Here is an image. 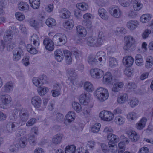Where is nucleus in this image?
I'll use <instances>...</instances> for the list:
<instances>
[{"label":"nucleus","instance_id":"nucleus-19","mask_svg":"<svg viewBox=\"0 0 153 153\" xmlns=\"http://www.w3.org/2000/svg\"><path fill=\"white\" fill-rule=\"evenodd\" d=\"M38 131V128L37 127H33L31 129V133L34 134L33 136L30 137L28 140L30 144L32 145H34L36 144V142L35 139V137L37 135Z\"/></svg>","mask_w":153,"mask_h":153},{"label":"nucleus","instance_id":"nucleus-38","mask_svg":"<svg viewBox=\"0 0 153 153\" xmlns=\"http://www.w3.org/2000/svg\"><path fill=\"white\" fill-rule=\"evenodd\" d=\"M46 25L50 27H52L56 24V20L53 18L50 17L47 19L45 22Z\"/></svg>","mask_w":153,"mask_h":153},{"label":"nucleus","instance_id":"nucleus-58","mask_svg":"<svg viewBox=\"0 0 153 153\" xmlns=\"http://www.w3.org/2000/svg\"><path fill=\"white\" fill-rule=\"evenodd\" d=\"M82 113L86 117H90L91 116V110L88 108L85 107L83 110Z\"/></svg>","mask_w":153,"mask_h":153},{"label":"nucleus","instance_id":"nucleus-52","mask_svg":"<svg viewBox=\"0 0 153 153\" xmlns=\"http://www.w3.org/2000/svg\"><path fill=\"white\" fill-rule=\"evenodd\" d=\"M109 146V150L112 153H115L117 152L118 148L116 144L113 143L108 144Z\"/></svg>","mask_w":153,"mask_h":153},{"label":"nucleus","instance_id":"nucleus-49","mask_svg":"<svg viewBox=\"0 0 153 153\" xmlns=\"http://www.w3.org/2000/svg\"><path fill=\"white\" fill-rule=\"evenodd\" d=\"M27 49L29 53L33 55L36 54L38 52L37 50L35 48L33 47L32 45L30 44L27 45Z\"/></svg>","mask_w":153,"mask_h":153},{"label":"nucleus","instance_id":"nucleus-51","mask_svg":"<svg viewBox=\"0 0 153 153\" xmlns=\"http://www.w3.org/2000/svg\"><path fill=\"white\" fill-rule=\"evenodd\" d=\"M76 147L75 146H67L65 149V153H74Z\"/></svg>","mask_w":153,"mask_h":153},{"label":"nucleus","instance_id":"nucleus-23","mask_svg":"<svg viewBox=\"0 0 153 153\" xmlns=\"http://www.w3.org/2000/svg\"><path fill=\"white\" fill-rule=\"evenodd\" d=\"M107 138L109 140L108 144L116 143L120 140L118 136L112 133H110L108 134Z\"/></svg>","mask_w":153,"mask_h":153},{"label":"nucleus","instance_id":"nucleus-32","mask_svg":"<svg viewBox=\"0 0 153 153\" xmlns=\"http://www.w3.org/2000/svg\"><path fill=\"white\" fill-rule=\"evenodd\" d=\"M125 118L122 115H118L116 116L114 118V122L118 125H123L125 122Z\"/></svg>","mask_w":153,"mask_h":153},{"label":"nucleus","instance_id":"nucleus-8","mask_svg":"<svg viewBox=\"0 0 153 153\" xmlns=\"http://www.w3.org/2000/svg\"><path fill=\"white\" fill-rule=\"evenodd\" d=\"M90 75L94 79H100L104 75V71L102 70L94 68L91 69L90 71Z\"/></svg>","mask_w":153,"mask_h":153},{"label":"nucleus","instance_id":"nucleus-59","mask_svg":"<svg viewBox=\"0 0 153 153\" xmlns=\"http://www.w3.org/2000/svg\"><path fill=\"white\" fill-rule=\"evenodd\" d=\"M6 5L5 1L4 0L0 1V15H3L4 14V9L5 8Z\"/></svg>","mask_w":153,"mask_h":153},{"label":"nucleus","instance_id":"nucleus-14","mask_svg":"<svg viewBox=\"0 0 153 153\" xmlns=\"http://www.w3.org/2000/svg\"><path fill=\"white\" fill-rule=\"evenodd\" d=\"M134 61V59L129 56L124 57L123 59V65L128 68L130 67L132 65Z\"/></svg>","mask_w":153,"mask_h":153},{"label":"nucleus","instance_id":"nucleus-34","mask_svg":"<svg viewBox=\"0 0 153 153\" xmlns=\"http://www.w3.org/2000/svg\"><path fill=\"white\" fill-rule=\"evenodd\" d=\"M128 98L127 94L125 93L120 95L117 98V101L120 104H123L126 102Z\"/></svg>","mask_w":153,"mask_h":153},{"label":"nucleus","instance_id":"nucleus-27","mask_svg":"<svg viewBox=\"0 0 153 153\" xmlns=\"http://www.w3.org/2000/svg\"><path fill=\"white\" fill-rule=\"evenodd\" d=\"M107 37L105 34L102 32H100L97 39L100 46L103 44L104 42L107 40Z\"/></svg>","mask_w":153,"mask_h":153},{"label":"nucleus","instance_id":"nucleus-28","mask_svg":"<svg viewBox=\"0 0 153 153\" xmlns=\"http://www.w3.org/2000/svg\"><path fill=\"white\" fill-rule=\"evenodd\" d=\"M55 58L59 62H61L64 58L62 52L60 49H57L54 51Z\"/></svg>","mask_w":153,"mask_h":153},{"label":"nucleus","instance_id":"nucleus-16","mask_svg":"<svg viewBox=\"0 0 153 153\" xmlns=\"http://www.w3.org/2000/svg\"><path fill=\"white\" fill-rule=\"evenodd\" d=\"M87 43L88 45L94 47H100L97 39L95 37H89L87 40Z\"/></svg>","mask_w":153,"mask_h":153},{"label":"nucleus","instance_id":"nucleus-13","mask_svg":"<svg viewBox=\"0 0 153 153\" xmlns=\"http://www.w3.org/2000/svg\"><path fill=\"white\" fill-rule=\"evenodd\" d=\"M43 43L46 49L49 51H53L54 48L53 41L49 38H46L43 41Z\"/></svg>","mask_w":153,"mask_h":153},{"label":"nucleus","instance_id":"nucleus-5","mask_svg":"<svg viewBox=\"0 0 153 153\" xmlns=\"http://www.w3.org/2000/svg\"><path fill=\"white\" fill-rule=\"evenodd\" d=\"M99 116L102 120L110 122L113 120L114 116L112 112L107 110H103L101 111Z\"/></svg>","mask_w":153,"mask_h":153},{"label":"nucleus","instance_id":"nucleus-39","mask_svg":"<svg viewBox=\"0 0 153 153\" xmlns=\"http://www.w3.org/2000/svg\"><path fill=\"white\" fill-rule=\"evenodd\" d=\"M76 6L78 8L82 11H85L88 9V4L86 3L82 2L77 4Z\"/></svg>","mask_w":153,"mask_h":153},{"label":"nucleus","instance_id":"nucleus-42","mask_svg":"<svg viewBox=\"0 0 153 153\" xmlns=\"http://www.w3.org/2000/svg\"><path fill=\"white\" fill-rule=\"evenodd\" d=\"M153 65V58L151 56H148L146 59V62L145 64L146 68H150Z\"/></svg>","mask_w":153,"mask_h":153},{"label":"nucleus","instance_id":"nucleus-47","mask_svg":"<svg viewBox=\"0 0 153 153\" xmlns=\"http://www.w3.org/2000/svg\"><path fill=\"white\" fill-rule=\"evenodd\" d=\"M151 18L150 15L146 14L143 15L140 17V21L143 23H145L149 20Z\"/></svg>","mask_w":153,"mask_h":153},{"label":"nucleus","instance_id":"nucleus-53","mask_svg":"<svg viewBox=\"0 0 153 153\" xmlns=\"http://www.w3.org/2000/svg\"><path fill=\"white\" fill-rule=\"evenodd\" d=\"M101 126L100 123H96L91 128V131L94 133H97L99 131Z\"/></svg>","mask_w":153,"mask_h":153},{"label":"nucleus","instance_id":"nucleus-25","mask_svg":"<svg viewBox=\"0 0 153 153\" xmlns=\"http://www.w3.org/2000/svg\"><path fill=\"white\" fill-rule=\"evenodd\" d=\"M138 25V22L135 20H130L127 24V27L130 30H134L135 29Z\"/></svg>","mask_w":153,"mask_h":153},{"label":"nucleus","instance_id":"nucleus-44","mask_svg":"<svg viewBox=\"0 0 153 153\" xmlns=\"http://www.w3.org/2000/svg\"><path fill=\"white\" fill-rule=\"evenodd\" d=\"M109 66L111 68H114L118 65V62L116 58L114 57H110L109 59L108 63Z\"/></svg>","mask_w":153,"mask_h":153},{"label":"nucleus","instance_id":"nucleus-60","mask_svg":"<svg viewBox=\"0 0 153 153\" xmlns=\"http://www.w3.org/2000/svg\"><path fill=\"white\" fill-rule=\"evenodd\" d=\"M30 24L31 27H33L35 29L37 28L38 25V19H33L30 20Z\"/></svg>","mask_w":153,"mask_h":153},{"label":"nucleus","instance_id":"nucleus-24","mask_svg":"<svg viewBox=\"0 0 153 153\" xmlns=\"http://www.w3.org/2000/svg\"><path fill=\"white\" fill-rule=\"evenodd\" d=\"M98 13L99 16L102 19L107 20L108 19V13L105 9L102 8L99 9Z\"/></svg>","mask_w":153,"mask_h":153},{"label":"nucleus","instance_id":"nucleus-6","mask_svg":"<svg viewBox=\"0 0 153 153\" xmlns=\"http://www.w3.org/2000/svg\"><path fill=\"white\" fill-rule=\"evenodd\" d=\"M83 17L84 20L82 22V24L88 28H91L92 27L91 20L94 18L93 16L89 13H87L83 15Z\"/></svg>","mask_w":153,"mask_h":153},{"label":"nucleus","instance_id":"nucleus-12","mask_svg":"<svg viewBox=\"0 0 153 153\" xmlns=\"http://www.w3.org/2000/svg\"><path fill=\"white\" fill-rule=\"evenodd\" d=\"M147 121L146 118L143 117L135 125V128L138 130H142L145 128Z\"/></svg>","mask_w":153,"mask_h":153},{"label":"nucleus","instance_id":"nucleus-26","mask_svg":"<svg viewBox=\"0 0 153 153\" xmlns=\"http://www.w3.org/2000/svg\"><path fill=\"white\" fill-rule=\"evenodd\" d=\"M60 17L63 19L68 18L71 16V12L65 8L62 9L59 12Z\"/></svg>","mask_w":153,"mask_h":153},{"label":"nucleus","instance_id":"nucleus-55","mask_svg":"<svg viewBox=\"0 0 153 153\" xmlns=\"http://www.w3.org/2000/svg\"><path fill=\"white\" fill-rule=\"evenodd\" d=\"M26 141L27 139L25 137L21 138L18 144L19 147L22 148H25L26 145Z\"/></svg>","mask_w":153,"mask_h":153},{"label":"nucleus","instance_id":"nucleus-50","mask_svg":"<svg viewBox=\"0 0 153 153\" xmlns=\"http://www.w3.org/2000/svg\"><path fill=\"white\" fill-rule=\"evenodd\" d=\"M143 6V4L140 1L135 0L133 4L134 9L135 10L138 11L141 9Z\"/></svg>","mask_w":153,"mask_h":153},{"label":"nucleus","instance_id":"nucleus-3","mask_svg":"<svg viewBox=\"0 0 153 153\" xmlns=\"http://www.w3.org/2000/svg\"><path fill=\"white\" fill-rule=\"evenodd\" d=\"M53 41L55 45H60L65 44L67 42V38L66 36L61 33H57L55 34L53 38Z\"/></svg>","mask_w":153,"mask_h":153},{"label":"nucleus","instance_id":"nucleus-15","mask_svg":"<svg viewBox=\"0 0 153 153\" xmlns=\"http://www.w3.org/2000/svg\"><path fill=\"white\" fill-rule=\"evenodd\" d=\"M13 60L15 61H17L21 59V56L23 54V51L21 49L18 48L14 50L13 51Z\"/></svg>","mask_w":153,"mask_h":153},{"label":"nucleus","instance_id":"nucleus-64","mask_svg":"<svg viewBox=\"0 0 153 153\" xmlns=\"http://www.w3.org/2000/svg\"><path fill=\"white\" fill-rule=\"evenodd\" d=\"M21 111L20 109L18 110L17 109L14 110L13 113L10 115V118L11 119H16L18 115L19 111Z\"/></svg>","mask_w":153,"mask_h":153},{"label":"nucleus","instance_id":"nucleus-48","mask_svg":"<svg viewBox=\"0 0 153 153\" xmlns=\"http://www.w3.org/2000/svg\"><path fill=\"white\" fill-rule=\"evenodd\" d=\"M97 59L100 62H101L102 60V58L103 59H105L106 55L105 53L103 51H100L98 52L96 55Z\"/></svg>","mask_w":153,"mask_h":153},{"label":"nucleus","instance_id":"nucleus-18","mask_svg":"<svg viewBox=\"0 0 153 153\" xmlns=\"http://www.w3.org/2000/svg\"><path fill=\"white\" fill-rule=\"evenodd\" d=\"M76 31L77 34L81 37H85L87 34V32L85 29L81 25H78L76 27Z\"/></svg>","mask_w":153,"mask_h":153},{"label":"nucleus","instance_id":"nucleus-30","mask_svg":"<svg viewBox=\"0 0 153 153\" xmlns=\"http://www.w3.org/2000/svg\"><path fill=\"white\" fill-rule=\"evenodd\" d=\"M64 27L67 29H72L74 26V22L72 19H69L65 22L63 24Z\"/></svg>","mask_w":153,"mask_h":153},{"label":"nucleus","instance_id":"nucleus-20","mask_svg":"<svg viewBox=\"0 0 153 153\" xmlns=\"http://www.w3.org/2000/svg\"><path fill=\"white\" fill-rule=\"evenodd\" d=\"M66 63L68 64H71L72 61V55L69 51L65 50L63 51Z\"/></svg>","mask_w":153,"mask_h":153},{"label":"nucleus","instance_id":"nucleus-41","mask_svg":"<svg viewBox=\"0 0 153 153\" xmlns=\"http://www.w3.org/2000/svg\"><path fill=\"white\" fill-rule=\"evenodd\" d=\"M135 62L139 66H141L143 65V60L142 56L140 54L136 55L135 58Z\"/></svg>","mask_w":153,"mask_h":153},{"label":"nucleus","instance_id":"nucleus-1","mask_svg":"<svg viewBox=\"0 0 153 153\" xmlns=\"http://www.w3.org/2000/svg\"><path fill=\"white\" fill-rule=\"evenodd\" d=\"M94 95L99 101L103 102L108 98L109 93L105 88L100 87L98 88L94 92Z\"/></svg>","mask_w":153,"mask_h":153},{"label":"nucleus","instance_id":"nucleus-57","mask_svg":"<svg viewBox=\"0 0 153 153\" xmlns=\"http://www.w3.org/2000/svg\"><path fill=\"white\" fill-rule=\"evenodd\" d=\"M126 30L123 27H119L116 28L114 33L117 35H120L121 34L125 33H126Z\"/></svg>","mask_w":153,"mask_h":153},{"label":"nucleus","instance_id":"nucleus-11","mask_svg":"<svg viewBox=\"0 0 153 153\" xmlns=\"http://www.w3.org/2000/svg\"><path fill=\"white\" fill-rule=\"evenodd\" d=\"M75 113L73 111L69 112L65 116L64 119V123L68 125L74 121L75 117Z\"/></svg>","mask_w":153,"mask_h":153},{"label":"nucleus","instance_id":"nucleus-35","mask_svg":"<svg viewBox=\"0 0 153 153\" xmlns=\"http://www.w3.org/2000/svg\"><path fill=\"white\" fill-rule=\"evenodd\" d=\"M15 123H9L6 125L5 131L7 133H12L14 130L15 127Z\"/></svg>","mask_w":153,"mask_h":153},{"label":"nucleus","instance_id":"nucleus-7","mask_svg":"<svg viewBox=\"0 0 153 153\" xmlns=\"http://www.w3.org/2000/svg\"><path fill=\"white\" fill-rule=\"evenodd\" d=\"M22 108L20 107L21 111L19 113V120L16 122L17 124L21 126L24 125L25 122L28 119L29 116L27 113L23 111H22Z\"/></svg>","mask_w":153,"mask_h":153},{"label":"nucleus","instance_id":"nucleus-43","mask_svg":"<svg viewBox=\"0 0 153 153\" xmlns=\"http://www.w3.org/2000/svg\"><path fill=\"white\" fill-rule=\"evenodd\" d=\"M126 117L128 121H131L136 119L138 117V115L135 112H130L128 114Z\"/></svg>","mask_w":153,"mask_h":153},{"label":"nucleus","instance_id":"nucleus-2","mask_svg":"<svg viewBox=\"0 0 153 153\" xmlns=\"http://www.w3.org/2000/svg\"><path fill=\"white\" fill-rule=\"evenodd\" d=\"M124 41L125 44L123 48L126 50H130L133 45L135 44L136 42L135 39L130 35L125 37Z\"/></svg>","mask_w":153,"mask_h":153},{"label":"nucleus","instance_id":"nucleus-61","mask_svg":"<svg viewBox=\"0 0 153 153\" xmlns=\"http://www.w3.org/2000/svg\"><path fill=\"white\" fill-rule=\"evenodd\" d=\"M88 62L90 64H92L94 63H96L97 62V59L96 57L94 56L91 55L90 56L88 59Z\"/></svg>","mask_w":153,"mask_h":153},{"label":"nucleus","instance_id":"nucleus-46","mask_svg":"<svg viewBox=\"0 0 153 153\" xmlns=\"http://www.w3.org/2000/svg\"><path fill=\"white\" fill-rule=\"evenodd\" d=\"M139 101L136 98L132 97L129 100L128 104L132 108L134 107L137 106L138 104Z\"/></svg>","mask_w":153,"mask_h":153},{"label":"nucleus","instance_id":"nucleus-4","mask_svg":"<svg viewBox=\"0 0 153 153\" xmlns=\"http://www.w3.org/2000/svg\"><path fill=\"white\" fill-rule=\"evenodd\" d=\"M12 99L9 95H2L0 97V107L2 108H5L11 102Z\"/></svg>","mask_w":153,"mask_h":153},{"label":"nucleus","instance_id":"nucleus-40","mask_svg":"<svg viewBox=\"0 0 153 153\" xmlns=\"http://www.w3.org/2000/svg\"><path fill=\"white\" fill-rule=\"evenodd\" d=\"M84 88L85 90L88 92H92L94 90L93 85L88 82H87L85 83Z\"/></svg>","mask_w":153,"mask_h":153},{"label":"nucleus","instance_id":"nucleus-22","mask_svg":"<svg viewBox=\"0 0 153 153\" xmlns=\"http://www.w3.org/2000/svg\"><path fill=\"white\" fill-rule=\"evenodd\" d=\"M79 100L80 103L84 105L88 104L89 102V97L85 93H83L79 97Z\"/></svg>","mask_w":153,"mask_h":153},{"label":"nucleus","instance_id":"nucleus-45","mask_svg":"<svg viewBox=\"0 0 153 153\" xmlns=\"http://www.w3.org/2000/svg\"><path fill=\"white\" fill-rule=\"evenodd\" d=\"M72 106L74 109L77 112L79 113L81 111V106L79 103L74 101L72 103Z\"/></svg>","mask_w":153,"mask_h":153},{"label":"nucleus","instance_id":"nucleus-56","mask_svg":"<svg viewBox=\"0 0 153 153\" xmlns=\"http://www.w3.org/2000/svg\"><path fill=\"white\" fill-rule=\"evenodd\" d=\"M151 33V30L148 27L142 33V38L145 39L149 36V35Z\"/></svg>","mask_w":153,"mask_h":153},{"label":"nucleus","instance_id":"nucleus-29","mask_svg":"<svg viewBox=\"0 0 153 153\" xmlns=\"http://www.w3.org/2000/svg\"><path fill=\"white\" fill-rule=\"evenodd\" d=\"M124 85V83L122 82H118L115 83L113 85L112 90L115 92H118L122 88Z\"/></svg>","mask_w":153,"mask_h":153},{"label":"nucleus","instance_id":"nucleus-62","mask_svg":"<svg viewBox=\"0 0 153 153\" xmlns=\"http://www.w3.org/2000/svg\"><path fill=\"white\" fill-rule=\"evenodd\" d=\"M31 103L36 108H37L38 105V96H35L32 98L31 100Z\"/></svg>","mask_w":153,"mask_h":153},{"label":"nucleus","instance_id":"nucleus-9","mask_svg":"<svg viewBox=\"0 0 153 153\" xmlns=\"http://www.w3.org/2000/svg\"><path fill=\"white\" fill-rule=\"evenodd\" d=\"M109 12L113 17L116 18H120L122 14L121 9L117 6H113L109 9Z\"/></svg>","mask_w":153,"mask_h":153},{"label":"nucleus","instance_id":"nucleus-36","mask_svg":"<svg viewBox=\"0 0 153 153\" xmlns=\"http://www.w3.org/2000/svg\"><path fill=\"white\" fill-rule=\"evenodd\" d=\"M67 73L69 75L68 80L72 84H74L76 79L74 74V70L73 69H68L67 71Z\"/></svg>","mask_w":153,"mask_h":153},{"label":"nucleus","instance_id":"nucleus-63","mask_svg":"<svg viewBox=\"0 0 153 153\" xmlns=\"http://www.w3.org/2000/svg\"><path fill=\"white\" fill-rule=\"evenodd\" d=\"M39 90H40L39 94L41 96H43L48 91V88L46 87H42L39 88Z\"/></svg>","mask_w":153,"mask_h":153},{"label":"nucleus","instance_id":"nucleus-10","mask_svg":"<svg viewBox=\"0 0 153 153\" xmlns=\"http://www.w3.org/2000/svg\"><path fill=\"white\" fill-rule=\"evenodd\" d=\"M13 35H12L9 30H7L5 33L3 40L1 41V46L0 49L2 50L4 48L5 45V42H7L10 41L13 39Z\"/></svg>","mask_w":153,"mask_h":153},{"label":"nucleus","instance_id":"nucleus-37","mask_svg":"<svg viewBox=\"0 0 153 153\" xmlns=\"http://www.w3.org/2000/svg\"><path fill=\"white\" fill-rule=\"evenodd\" d=\"M18 8L20 11H27L29 9V6L27 3L21 2L18 4Z\"/></svg>","mask_w":153,"mask_h":153},{"label":"nucleus","instance_id":"nucleus-54","mask_svg":"<svg viewBox=\"0 0 153 153\" xmlns=\"http://www.w3.org/2000/svg\"><path fill=\"white\" fill-rule=\"evenodd\" d=\"M16 19L19 21H22L25 18L24 15L20 12H17L15 14Z\"/></svg>","mask_w":153,"mask_h":153},{"label":"nucleus","instance_id":"nucleus-33","mask_svg":"<svg viewBox=\"0 0 153 153\" xmlns=\"http://www.w3.org/2000/svg\"><path fill=\"white\" fill-rule=\"evenodd\" d=\"M112 79V75L111 73L107 72L103 76V82L105 84H109L111 82Z\"/></svg>","mask_w":153,"mask_h":153},{"label":"nucleus","instance_id":"nucleus-31","mask_svg":"<svg viewBox=\"0 0 153 153\" xmlns=\"http://www.w3.org/2000/svg\"><path fill=\"white\" fill-rule=\"evenodd\" d=\"M63 137V135L62 134L59 133L53 136L52 139V143L56 144H59Z\"/></svg>","mask_w":153,"mask_h":153},{"label":"nucleus","instance_id":"nucleus-17","mask_svg":"<svg viewBox=\"0 0 153 153\" xmlns=\"http://www.w3.org/2000/svg\"><path fill=\"white\" fill-rule=\"evenodd\" d=\"M14 86V84L12 82L8 81L4 84L2 89L5 92L9 93L13 91Z\"/></svg>","mask_w":153,"mask_h":153},{"label":"nucleus","instance_id":"nucleus-21","mask_svg":"<svg viewBox=\"0 0 153 153\" xmlns=\"http://www.w3.org/2000/svg\"><path fill=\"white\" fill-rule=\"evenodd\" d=\"M126 134L129 138L134 142L137 141L139 139V135L135 131H128Z\"/></svg>","mask_w":153,"mask_h":153}]
</instances>
